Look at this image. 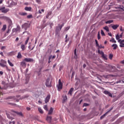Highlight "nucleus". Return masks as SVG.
<instances>
[{"instance_id":"nucleus-1","label":"nucleus","mask_w":124,"mask_h":124,"mask_svg":"<svg viewBox=\"0 0 124 124\" xmlns=\"http://www.w3.org/2000/svg\"><path fill=\"white\" fill-rule=\"evenodd\" d=\"M58 87V90L60 91L62 89V83L61 82V80L60 79L59 80V84L57 85Z\"/></svg>"},{"instance_id":"nucleus-2","label":"nucleus","mask_w":124,"mask_h":124,"mask_svg":"<svg viewBox=\"0 0 124 124\" xmlns=\"http://www.w3.org/2000/svg\"><path fill=\"white\" fill-rule=\"evenodd\" d=\"M23 61L25 62H32L34 61V60H33V59L31 58H25Z\"/></svg>"},{"instance_id":"nucleus-3","label":"nucleus","mask_w":124,"mask_h":124,"mask_svg":"<svg viewBox=\"0 0 124 124\" xmlns=\"http://www.w3.org/2000/svg\"><path fill=\"white\" fill-rule=\"evenodd\" d=\"M0 11L3 13H6L9 10L8 9H5V7H2L0 8Z\"/></svg>"},{"instance_id":"nucleus-4","label":"nucleus","mask_w":124,"mask_h":124,"mask_svg":"<svg viewBox=\"0 0 124 124\" xmlns=\"http://www.w3.org/2000/svg\"><path fill=\"white\" fill-rule=\"evenodd\" d=\"M46 120L48 124H51V122L52 121L51 116H47L46 118Z\"/></svg>"},{"instance_id":"nucleus-5","label":"nucleus","mask_w":124,"mask_h":124,"mask_svg":"<svg viewBox=\"0 0 124 124\" xmlns=\"http://www.w3.org/2000/svg\"><path fill=\"white\" fill-rule=\"evenodd\" d=\"M22 28L25 29V30H27L28 28L30 27V25L28 23H25L22 26Z\"/></svg>"},{"instance_id":"nucleus-6","label":"nucleus","mask_w":124,"mask_h":124,"mask_svg":"<svg viewBox=\"0 0 124 124\" xmlns=\"http://www.w3.org/2000/svg\"><path fill=\"white\" fill-rule=\"evenodd\" d=\"M51 98V95L50 94H48L46 96V98L45 100V103H48L49 101V100Z\"/></svg>"},{"instance_id":"nucleus-7","label":"nucleus","mask_w":124,"mask_h":124,"mask_svg":"<svg viewBox=\"0 0 124 124\" xmlns=\"http://www.w3.org/2000/svg\"><path fill=\"white\" fill-rule=\"evenodd\" d=\"M113 109V108H111V109H110L106 113H105L103 115H102L100 119L101 120H102L103 119H104V118H105V117H106V116L107 115H108V114Z\"/></svg>"},{"instance_id":"nucleus-8","label":"nucleus","mask_w":124,"mask_h":124,"mask_svg":"<svg viewBox=\"0 0 124 124\" xmlns=\"http://www.w3.org/2000/svg\"><path fill=\"white\" fill-rule=\"evenodd\" d=\"M46 85L47 87H51V83L50 82L49 78H47L46 79Z\"/></svg>"},{"instance_id":"nucleus-9","label":"nucleus","mask_w":124,"mask_h":124,"mask_svg":"<svg viewBox=\"0 0 124 124\" xmlns=\"http://www.w3.org/2000/svg\"><path fill=\"white\" fill-rule=\"evenodd\" d=\"M13 112L16 113L18 116H19L20 117H24L23 114L21 112H17V111H12Z\"/></svg>"},{"instance_id":"nucleus-10","label":"nucleus","mask_w":124,"mask_h":124,"mask_svg":"<svg viewBox=\"0 0 124 124\" xmlns=\"http://www.w3.org/2000/svg\"><path fill=\"white\" fill-rule=\"evenodd\" d=\"M20 65L24 68H25L26 67V63L24 60L22 62H20Z\"/></svg>"},{"instance_id":"nucleus-11","label":"nucleus","mask_w":124,"mask_h":124,"mask_svg":"<svg viewBox=\"0 0 124 124\" xmlns=\"http://www.w3.org/2000/svg\"><path fill=\"white\" fill-rule=\"evenodd\" d=\"M104 93L105 94H106V95H108V96H110V97H112V94H111L110 93H109L108 91H105L104 92Z\"/></svg>"},{"instance_id":"nucleus-12","label":"nucleus","mask_w":124,"mask_h":124,"mask_svg":"<svg viewBox=\"0 0 124 124\" xmlns=\"http://www.w3.org/2000/svg\"><path fill=\"white\" fill-rule=\"evenodd\" d=\"M53 111V108H51L48 113V115H51Z\"/></svg>"},{"instance_id":"nucleus-13","label":"nucleus","mask_w":124,"mask_h":124,"mask_svg":"<svg viewBox=\"0 0 124 124\" xmlns=\"http://www.w3.org/2000/svg\"><path fill=\"white\" fill-rule=\"evenodd\" d=\"M16 32H17L16 31V29H13L12 30V35L14 36V35H16Z\"/></svg>"},{"instance_id":"nucleus-14","label":"nucleus","mask_w":124,"mask_h":124,"mask_svg":"<svg viewBox=\"0 0 124 124\" xmlns=\"http://www.w3.org/2000/svg\"><path fill=\"white\" fill-rule=\"evenodd\" d=\"M119 26L118 25H114V26H112V28L113 29H114V30H116L118 27H119Z\"/></svg>"},{"instance_id":"nucleus-15","label":"nucleus","mask_w":124,"mask_h":124,"mask_svg":"<svg viewBox=\"0 0 124 124\" xmlns=\"http://www.w3.org/2000/svg\"><path fill=\"white\" fill-rule=\"evenodd\" d=\"M112 47H113V49H114V50H116V49L117 48V47H118V46H117V45H116V44H113V45H112Z\"/></svg>"},{"instance_id":"nucleus-16","label":"nucleus","mask_w":124,"mask_h":124,"mask_svg":"<svg viewBox=\"0 0 124 124\" xmlns=\"http://www.w3.org/2000/svg\"><path fill=\"white\" fill-rule=\"evenodd\" d=\"M25 10L26 11H31V7H26L25 8Z\"/></svg>"},{"instance_id":"nucleus-17","label":"nucleus","mask_w":124,"mask_h":124,"mask_svg":"<svg viewBox=\"0 0 124 124\" xmlns=\"http://www.w3.org/2000/svg\"><path fill=\"white\" fill-rule=\"evenodd\" d=\"M124 42H123L122 41H121V42H120V46L121 47H124Z\"/></svg>"},{"instance_id":"nucleus-18","label":"nucleus","mask_w":124,"mask_h":124,"mask_svg":"<svg viewBox=\"0 0 124 124\" xmlns=\"http://www.w3.org/2000/svg\"><path fill=\"white\" fill-rule=\"evenodd\" d=\"M16 29V32H18L20 31V28L19 27V25H18L16 27V28L15 29Z\"/></svg>"},{"instance_id":"nucleus-19","label":"nucleus","mask_w":124,"mask_h":124,"mask_svg":"<svg viewBox=\"0 0 124 124\" xmlns=\"http://www.w3.org/2000/svg\"><path fill=\"white\" fill-rule=\"evenodd\" d=\"M102 58H103L104 60H108V58H107L106 56H105V55H104V53H102Z\"/></svg>"},{"instance_id":"nucleus-20","label":"nucleus","mask_w":124,"mask_h":124,"mask_svg":"<svg viewBox=\"0 0 124 124\" xmlns=\"http://www.w3.org/2000/svg\"><path fill=\"white\" fill-rule=\"evenodd\" d=\"M52 12H48L47 15L46 16V18H48L49 16L51 15Z\"/></svg>"},{"instance_id":"nucleus-21","label":"nucleus","mask_w":124,"mask_h":124,"mask_svg":"<svg viewBox=\"0 0 124 124\" xmlns=\"http://www.w3.org/2000/svg\"><path fill=\"white\" fill-rule=\"evenodd\" d=\"M17 58L18 59H21V58H22V55H21L20 52H19V53H18Z\"/></svg>"},{"instance_id":"nucleus-22","label":"nucleus","mask_w":124,"mask_h":124,"mask_svg":"<svg viewBox=\"0 0 124 124\" xmlns=\"http://www.w3.org/2000/svg\"><path fill=\"white\" fill-rule=\"evenodd\" d=\"M104 29L107 32L109 31V28L108 26H106V27H104Z\"/></svg>"},{"instance_id":"nucleus-23","label":"nucleus","mask_w":124,"mask_h":124,"mask_svg":"<svg viewBox=\"0 0 124 124\" xmlns=\"http://www.w3.org/2000/svg\"><path fill=\"white\" fill-rule=\"evenodd\" d=\"M73 90H74L73 88H71V89L70 90V91L68 92V94H70L71 95H72V92L73 91Z\"/></svg>"},{"instance_id":"nucleus-24","label":"nucleus","mask_w":124,"mask_h":124,"mask_svg":"<svg viewBox=\"0 0 124 124\" xmlns=\"http://www.w3.org/2000/svg\"><path fill=\"white\" fill-rule=\"evenodd\" d=\"M38 110H39V112H40V113H41V114H43V113H44L43 110L41 109V108H38Z\"/></svg>"},{"instance_id":"nucleus-25","label":"nucleus","mask_w":124,"mask_h":124,"mask_svg":"<svg viewBox=\"0 0 124 124\" xmlns=\"http://www.w3.org/2000/svg\"><path fill=\"white\" fill-rule=\"evenodd\" d=\"M21 48L22 49V50L23 51L25 50V49H26L25 46L24 45H22L21 46Z\"/></svg>"},{"instance_id":"nucleus-26","label":"nucleus","mask_w":124,"mask_h":124,"mask_svg":"<svg viewBox=\"0 0 124 124\" xmlns=\"http://www.w3.org/2000/svg\"><path fill=\"white\" fill-rule=\"evenodd\" d=\"M97 47L98 49L105 48V46H102L101 45H100V46L99 45V46H98Z\"/></svg>"},{"instance_id":"nucleus-27","label":"nucleus","mask_w":124,"mask_h":124,"mask_svg":"<svg viewBox=\"0 0 124 124\" xmlns=\"http://www.w3.org/2000/svg\"><path fill=\"white\" fill-rule=\"evenodd\" d=\"M110 42L114 43H116V41L115 40V39L112 38L111 39V40H110Z\"/></svg>"},{"instance_id":"nucleus-28","label":"nucleus","mask_w":124,"mask_h":124,"mask_svg":"<svg viewBox=\"0 0 124 124\" xmlns=\"http://www.w3.org/2000/svg\"><path fill=\"white\" fill-rule=\"evenodd\" d=\"M113 20H109V21H106V24H110V23H113Z\"/></svg>"},{"instance_id":"nucleus-29","label":"nucleus","mask_w":124,"mask_h":124,"mask_svg":"<svg viewBox=\"0 0 124 124\" xmlns=\"http://www.w3.org/2000/svg\"><path fill=\"white\" fill-rule=\"evenodd\" d=\"M113 57V54H109V59L112 60Z\"/></svg>"},{"instance_id":"nucleus-30","label":"nucleus","mask_w":124,"mask_h":124,"mask_svg":"<svg viewBox=\"0 0 124 124\" xmlns=\"http://www.w3.org/2000/svg\"><path fill=\"white\" fill-rule=\"evenodd\" d=\"M30 39V37H28L26 41L25 42V45H26L28 44V42Z\"/></svg>"},{"instance_id":"nucleus-31","label":"nucleus","mask_w":124,"mask_h":124,"mask_svg":"<svg viewBox=\"0 0 124 124\" xmlns=\"http://www.w3.org/2000/svg\"><path fill=\"white\" fill-rule=\"evenodd\" d=\"M67 99V96L66 95L63 97V102H65Z\"/></svg>"},{"instance_id":"nucleus-32","label":"nucleus","mask_w":124,"mask_h":124,"mask_svg":"<svg viewBox=\"0 0 124 124\" xmlns=\"http://www.w3.org/2000/svg\"><path fill=\"white\" fill-rule=\"evenodd\" d=\"M6 26L5 25H3L2 30L4 31L6 30Z\"/></svg>"},{"instance_id":"nucleus-33","label":"nucleus","mask_w":124,"mask_h":124,"mask_svg":"<svg viewBox=\"0 0 124 124\" xmlns=\"http://www.w3.org/2000/svg\"><path fill=\"white\" fill-rule=\"evenodd\" d=\"M8 62L11 66H13L14 65L9 60H8Z\"/></svg>"},{"instance_id":"nucleus-34","label":"nucleus","mask_w":124,"mask_h":124,"mask_svg":"<svg viewBox=\"0 0 124 124\" xmlns=\"http://www.w3.org/2000/svg\"><path fill=\"white\" fill-rule=\"evenodd\" d=\"M21 16H26L27 15V14L26 13H20V14Z\"/></svg>"},{"instance_id":"nucleus-35","label":"nucleus","mask_w":124,"mask_h":124,"mask_svg":"<svg viewBox=\"0 0 124 124\" xmlns=\"http://www.w3.org/2000/svg\"><path fill=\"white\" fill-rule=\"evenodd\" d=\"M1 62L3 64H6V62L4 60H1Z\"/></svg>"},{"instance_id":"nucleus-36","label":"nucleus","mask_w":124,"mask_h":124,"mask_svg":"<svg viewBox=\"0 0 124 124\" xmlns=\"http://www.w3.org/2000/svg\"><path fill=\"white\" fill-rule=\"evenodd\" d=\"M90 105L89 104H87L86 103H84L83 107H87L89 106Z\"/></svg>"},{"instance_id":"nucleus-37","label":"nucleus","mask_w":124,"mask_h":124,"mask_svg":"<svg viewBox=\"0 0 124 124\" xmlns=\"http://www.w3.org/2000/svg\"><path fill=\"white\" fill-rule=\"evenodd\" d=\"M95 43H96V46L97 47L99 46V45L97 40H95Z\"/></svg>"},{"instance_id":"nucleus-38","label":"nucleus","mask_w":124,"mask_h":124,"mask_svg":"<svg viewBox=\"0 0 124 124\" xmlns=\"http://www.w3.org/2000/svg\"><path fill=\"white\" fill-rule=\"evenodd\" d=\"M7 118H8V119H10V120H14V118L12 117H11L8 114H7Z\"/></svg>"},{"instance_id":"nucleus-39","label":"nucleus","mask_w":124,"mask_h":124,"mask_svg":"<svg viewBox=\"0 0 124 124\" xmlns=\"http://www.w3.org/2000/svg\"><path fill=\"white\" fill-rule=\"evenodd\" d=\"M120 38V36L119 35V34H117V35H116V39L117 40H119Z\"/></svg>"},{"instance_id":"nucleus-40","label":"nucleus","mask_w":124,"mask_h":124,"mask_svg":"<svg viewBox=\"0 0 124 124\" xmlns=\"http://www.w3.org/2000/svg\"><path fill=\"white\" fill-rule=\"evenodd\" d=\"M44 108L45 110H48V109H47V105H45L44 107Z\"/></svg>"},{"instance_id":"nucleus-41","label":"nucleus","mask_w":124,"mask_h":124,"mask_svg":"<svg viewBox=\"0 0 124 124\" xmlns=\"http://www.w3.org/2000/svg\"><path fill=\"white\" fill-rule=\"evenodd\" d=\"M0 65L3 67H5L6 65L4 63H0Z\"/></svg>"},{"instance_id":"nucleus-42","label":"nucleus","mask_w":124,"mask_h":124,"mask_svg":"<svg viewBox=\"0 0 124 124\" xmlns=\"http://www.w3.org/2000/svg\"><path fill=\"white\" fill-rule=\"evenodd\" d=\"M101 34L102 36H105V33L103 30H101Z\"/></svg>"},{"instance_id":"nucleus-43","label":"nucleus","mask_w":124,"mask_h":124,"mask_svg":"<svg viewBox=\"0 0 124 124\" xmlns=\"http://www.w3.org/2000/svg\"><path fill=\"white\" fill-rule=\"evenodd\" d=\"M98 53L101 54L102 55V53H104L103 51H101L100 50H99V49H98Z\"/></svg>"},{"instance_id":"nucleus-44","label":"nucleus","mask_w":124,"mask_h":124,"mask_svg":"<svg viewBox=\"0 0 124 124\" xmlns=\"http://www.w3.org/2000/svg\"><path fill=\"white\" fill-rule=\"evenodd\" d=\"M11 4L12 5H16V3H15V2H14L13 1H12Z\"/></svg>"},{"instance_id":"nucleus-45","label":"nucleus","mask_w":124,"mask_h":124,"mask_svg":"<svg viewBox=\"0 0 124 124\" xmlns=\"http://www.w3.org/2000/svg\"><path fill=\"white\" fill-rule=\"evenodd\" d=\"M28 18H32V15H30L27 16Z\"/></svg>"},{"instance_id":"nucleus-46","label":"nucleus","mask_w":124,"mask_h":124,"mask_svg":"<svg viewBox=\"0 0 124 124\" xmlns=\"http://www.w3.org/2000/svg\"><path fill=\"white\" fill-rule=\"evenodd\" d=\"M100 38H101L100 34L99 32L98 34V39L99 40V39H100Z\"/></svg>"},{"instance_id":"nucleus-47","label":"nucleus","mask_w":124,"mask_h":124,"mask_svg":"<svg viewBox=\"0 0 124 124\" xmlns=\"http://www.w3.org/2000/svg\"><path fill=\"white\" fill-rule=\"evenodd\" d=\"M64 23H63L62 24V25L61 26H60V27H59V28H60V30H62V27L64 26Z\"/></svg>"},{"instance_id":"nucleus-48","label":"nucleus","mask_w":124,"mask_h":124,"mask_svg":"<svg viewBox=\"0 0 124 124\" xmlns=\"http://www.w3.org/2000/svg\"><path fill=\"white\" fill-rule=\"evenodd\" d=\"M74 54L75 55V56H77V49H75V51H74Z\"/></svg>"},{"instance_id":"nucleus-49","label":"nucleus","mask_w":124,"mask_h":124,"mask_svg":"<svg viewBox=\"0 0 124 124\" xmlns=\"http://www.w3.org/2000/svg\"><path fill=\"white\" fill-rule=\"evenodd\" d=\"M69 29H70V27H68L66 28V29H65V30L66 31H68Z\"/></svg>"},{"instance_id":"nucleus-50","label":"nucleus","mask_w":124,"mask_h":124,"mask_svg":"<svg viewBox=\"0 0 124 124\" xmlns=\"http://www.w3.org/2000/svg\"><path fill=\"white\" fill-rule=\"evenodd\" d=\"M120 31H124V30H123V27L122 26H121Z\"/></svg>"},{"instance_id":"nucleus-51","label":"nucleus","mask_w":124,"mask_h":124,"mask_svg":"<svg viewBox=\"0 0 124 124\" xmlns=\"http://www.w3.org/2000/svg\"><path fill=\"white\" fill-rule=\"evenodd\" d=\"M5 46H2V47H1V50H4V49H5Z\"/></svg>"},{"instance_id":"nucleus-52","label":"nucleus","mask_w":124,"mask_h":124,"mask_svg":"<svg viewBox=\"0 0 124 124\" xmlns=\"http://www.w3.org/2000/svg\"><path fill=\"white\" fill-rule=\"evenodd\" d=\"M27 109L28 110H31V108H29V107H27Z\"/></svg>"},{"instance_id":"nucleus-53","label":"nucleus","mask_w":124,"mask_h":124,"mask_svg":"<svg viewBox=\"0 0 124 124\" xmlns=\"http://www.w3.org/2000/svg\"><path fill=\"white\" fill-rule=\"evenodd\" d=\"M109 66V67H110V68H111L112 69H113L114 68V67H113V66H111V65H108Z\"/></svg>"},{"instance_id":"nucleus-54","label":"nucleus","mask_w":124,"mask_h":124,"mask_svg":"<svg viewBox=\"0 0 124 124\" xmlns=\"http://www.w3.org/2000/svg\"><path fill=\"white\" fill-rule=\"evenodd\" d=\"M3 74V73L2 72V71H0V75H2Z\"/></svg>"},{"instance_id":"nucleus-55","label":"nucleus","mask_w":124,"mask_h":124,"mask_svg":"<svg viewBox=\"0 0 124 124\" xmlns=\"http://www.w3.org/2000/svg\"><path fill=\"white\" fill-rule=\"evenodd\" d=\"M51 58V57H50L49 58L48 63H50V62H51V61H50V60Z\"/></svg>"},{"instance_id":"nucleus-56","label":"nucleus","mask_w":124,"mask_h":124,"mask_svg":"<svg viewBox=\"0 0 124 124\" xmlns=\"http://www.w3.org/2000/svg\"><path fill=\"white\" fill-rule=\"evenodd\" d=\"M18 40H19V38H18V37H17V38H16V41L17 42V41H18Z\"/></svg>"},{"instance_id":"nucleus-57","label":"nucleus","mask_w":124,"mask_h":124,"mask_svg":"<svg viewBox=\"0 0 124 124\" xmlns=\"http://www.w3.org/2000/svg\"><path fill=\"white\" fill-rule=\"evenodd\" d=\"M108 34L109 36H112V34L111 33H108Z\"/></svg>"},{"instance_id":"nucleus-58","label":"nucleus","mask_w":124,"mask_h":124,"mask_svg":"<svg viewBox=\"0 0 124 124\" xmlns=\"http://www.w3.org/2000/svg\"><path fill=\"white\" fill-rule=\"evenodd\" d=\"M0 54L2 56H3V53L2 52H1L0 53Z\"/></svg>"},{"instance_id":"nucleus-59","label":"nucleus","mask_w":124,"mask_h":124,"mask_svg":"<svg viewBox=\"0 0 124 124\" xmlns=\"http://www.w3.org/2000/svg\"><path fill=\"white\" fill-rule=\"evenodd\" d=\"M36 1L38 3H39L40 2V1L39 0H36Z\"/></svg>"},{"instance_id":"nucleus-60","label":"nucleus","mask_w":124,"mask_h":124,"mask_svg":"<svg viewBox=\"0 0 124 124\" xmlns=\"http://www.w3.org/2000/svg\"><path fill=\"white\" fill-rule=\"evenodd\" d=\"M121 41H122V40L121 39L118 40V42L120 43V44H121Z\"/></svg>"},{"instance_id":"nucleus-61","label":"nucleus","mask_w":124,"mask_h":124,"mask_svg":"<svg viewBox=\"0 0 124 124\" xmlns=\"http://www.w3.org/2000/svg\"><path fill=\"white\" fill-rule=\"evenodd\" d=\"M123 33H122L119 36L120 38H121L123 36Z\"/></svg>"},{"instance_id":"nucleus-62","label":"nucleus","mask_w":124,"mask_h":124,"mask_svg":"<svg viewBox=\"0 0 124 124\" xmlns=\"http://www.w3.org/2000/svg\"><path fill=\"white\" fill-rule=\"evenodd\" d=\"M121 63H122V64H124V60L122 61Z\"/></svg>"},{"instance_id":"nucleus-63","label":"nucleus","mask_w":124,"mask_h":124,"mask_svg":"<svg viewBox=\"0 0 124 124\" xmlns=\"http://www.w3.org/2000/svg\"><path fill=\"white\" fill-rule=\"evenodd\" d=\"M86 67V65L85 64H84L83 65V67L85 68Z\"/></svg>"},{"instance_id":"nucleus-64","label":"nucleus","mask_w":124,"mask_h":124,"mask_svg":"<svg viewBox=\"0 0 124 124\" xmlns=\"http://www.w3.org/2000/svg\"><path fill=\"white\" fill-rule=\"evenodd\" d=\"M10 31V30L9 29L7 31V33H8Z\"/></svg>"}]
</instances>
